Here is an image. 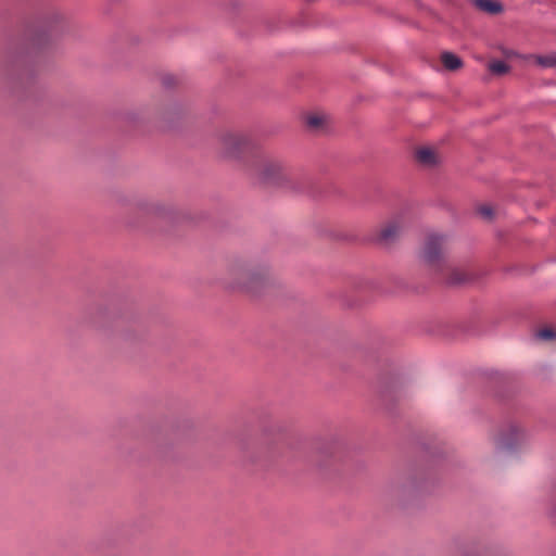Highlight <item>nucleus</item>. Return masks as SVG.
<instances>
[{"instance_id":"1","label":"nucleus","mask_w":556,"mask_h":556,"mask_svg":"<svg viewBox=\"0 0 556 556\" xmlns=\"http://www.w3.org/2000/svg\"><path fill=\"white\" fill-rule=\"evenodd\" d=\"M219 146L223 155L228 159H241L245 153H252L254 157L252 173L260 182L302 191V188L298 187L296 174L288 167L283 160L275 154L261 151L250 137L239 132L225 131L219 137Z\"/></svg>"},{"instance_id":"2","label":"nucleus","mask_w":556,"mask_h":556,"mask_svg":"<svg viewBox=\"0 0 556 556\" xmlns=\"http://www.w3.org/2000/svg\"><path fill=\"white\" fill-rule=\"evenodd\" d=\"M528 441V432L516 418L505 419L495 437L496 448L504 452H515Z\"/></svg>"},{"instance_id":"3","label":"nucleus","mask_w":556,"mask_h":556,"mask_svg":"<svg viewBox=\"0 0 556 556\" xmlns=\"http://www.w3.org/2000/svg\"><path fill=\"white\" fill-rule=\"evenodd\" d=\"M233 275L237 279L233 287L257 293L269 281V267L249 264L236 268Z\"/></svg>"},{"instance_id":"4","label":"nucleus","mask_w":556,"mask_h":556,"mask_svg":"<svg viewBox=\"0 0 556 556\" xmlns=\"http://www.w3.org/2000/svg\"><path fill=\"white\" fill-rule=\"evenodd\" d=\"M444 240L442 235L430 233L424 244L421 257L434 273L447 262L443 254Z\"/></svg>"},{"instance_id":"5","label":"nucleus","mask_w":556,"mask_h":556,"mask_svg":"<svg viewBox=\"0 0 556 556\" xmlns=\"http://www.w3.org/2000/svg\"><path fill=\"white\" fill-rule=\"evenodd\" d=\"M64 17L59 11L50 12L45 16L41 25L39 26L38 34L36 36L35 43L41 46L45 41V37L52 36L62 30Z\"/></svg>"},{"instance_id":"6","label":"nucleus","mask_w":556,"mask_h":556,"mask_svg":"<svg viewBox=\"0 0 556 556\" xmlns=\"http://www.w3.org/2000/svg\"><path fill=\"white\" fill-rule=\"evenodd\" d=\"M34 56L29 51L22 50L11 56V63L13 70L17 74L20 80L29 79L34 75L33 70Z\"/></svg>"},{"instance_id":"7","label":"nucleus","mask_w":556,"mask_h":556,"mask_svg":"<svg viewBox=\"0 0 556 556\" xmlns=\"http://www.w3.org/2000/svg\"><path fill=\"white\" fill-rule=\"evenodd\" d=\"M435 274H438L448 286H459L471 280V275L469 273L463 268L452 265L448 261L445 265L439 268Z\"/></svg>"},{"instance_id":"8","label":"nucleus","mask_w":556,"mask_h":556,"mask_svg":"<svg viewBox=\"0 0 556 556\" xmlns=\"http://www.w3.org/2000/svg\"><path fill=\"white\" fill-rule=\"evenodd\" d=\"M403 231V224L400 219H392L378 232L376 237L377 243L389 247L394 243Z\"/></svg>"},{"instance_id":"9","label":"nucleus","mask_w":556,"mask_h":556,"mask_svg":"<svg viewBox=\"0 0 556 556\" xmlns=\"http://www.w3.org/2000/svg\"><path fill=\"white\" fill-rule=\"evenodd\" d=\"M475 4L481 11L497 14L503 11V5L498 1L493 0H475Z\"/></svg>"},{"instance_id":"10","label":"nucleus","mask_w":556,"mask_h":556,"mask_svg":"<svg viewBox=\"0 0 556 556\" xmlns=\"http://www.w3.org/2000/svg\"><path fill=\"white\" fill-rule=\"evenodd\" d=\"M442 63L445 68L450 71L458 70L462 66V60L452 52H443L441 56Z\"/></svg>"},{"instance_id":"11","label":"nucleus","mask_w":556,"mask_h":556,"mask_svg":"<svg viewBox=\"0 0 556 556\" xmlns=\"http://www.w3.org/2000/svg\"><path fill=\"white\" fill-rule=\"evenodd\" d=\"M417 160L425 165H433L437 162L434 152L429 148H421L416 152Z\"/></svg>"},{"instance_id":"12","label":"nucleus","mask_w":556,"mask_h":556,"mask_svg":"<svg viewBox=\"0 0 556 556\" xmlns=\"http://www.w3.org/2000/svg\"><path fill=\"white\" fill-rule=\"evenodd\" d=\"M142 210H144L147 213L154 214L157 216H165L169 213L170 208L165 206L162 203L153 202L147 205L141 204L140 205Z\"/></svg>"},{"instance_id":"13","label":"nucleus","mask_w":556,"mask_h":556,"mask_svg":"<svg viewBox=\"0 0 556 556\" xmlns=\"http://www.w3.org/2000/svg\"><path fill=\"white\" fill-rule=\"evenodd\" d=\"M489 70L495 75H503L508 72L509 67L504 61L496 60L489 64Z\"/></svg>"},{"instance_id":"14","label":"nucleus","mask_w":556,"mask_h":556,"mask_svg":"<svg viewBox=\"0 0 556 556\" xmlns=\"http://www.w3.org/2000/svg\"><path fill=\"white\" fill-rule=\"evenodd\" d=\"M536 63L542 67H556V52L536 56Z\"/></svg>"},{"instance_id":"15","label":"nucleus","mask_w":556,"mask_h":556,"mask_svg":"<svg viewBox=\"0 0 556 556\" xmlns=\"http://www.w3.org/2000/svg\"><path fill=\"white\" fill-rule=\"evenodd\" d=\"M307 125L312 129H317L324 124V117L320 115H311L307 117Z\"/></svg>"},{"instance_id":"16","label":"nucleus","mask_w":556,"mask_h":556,"mask_svg":"<svg viewBox=\"0 0 556 556\" xmlns=\"http://www.w3.org/2000/svg\"><path fill=\"white\" fill-rule=\"evenodd\" d=\"M538 337L543 340H553L556 338V331L549 328H545L538 332Z\"/></svg>"},{"instance_id":"17","label":"nucleus","mask_w":556,"mask_h":556,"mask_svg":"<svg viewBox=\"0 0 556 556\" xmlns=\"http://www.w3.org/2000/svg\"><path fill=\"white\" fill-rule=\"evenodd\" d=\"M479 214L486 219H490L493 215V211L491 206L482 205L479 207Z\"/></svg>"},{"instance_id":"18","label":"nucleus","mask_w":556,"mask_h":556,"mask_svg":"<svg viewBox=\"0 0 556 556\" xmlns=\"http://www.w3.org/2000/svg\"><path fill=\"white\" fill-rule=\"evenodd\" d=\"M162 81L165 87H172L174 85V77L166 75L163 77Z\"/></svg>"},{"instance_id":"19","label":"nucleus","mask_w":556,"mask_h":556,"mask_svg":"<svg viewBox=\"0 0 556 556\" xmlns=\"http://www.w3.org/2000/svg\"><path fill=\"white\" fill-rule=\"evenodd\" d=\"M555 513H556V510H555Z\"/></svg>"}]
</instances>
